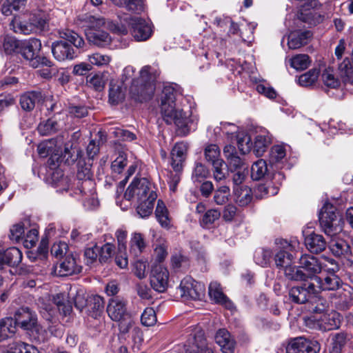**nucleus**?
<instances>
[{
	"label": "nucleus",
	"instance_id": "obj_1",
	"mask_svg": "<svg viewBox=\"0 0 353 353\" xmlns=\"http://www.w3.org/2000/svg\"><path fill=\"white\" fill-rule=\"evenodd\" d=\"M134 69L132 66H127L123 70L121 80L123 83L132 80L130 92L136 101L139 102L150 99L154 92V82L159 76V72L150 65H145L140 71V81L133 79Z\"/></svg>",
	"mask_w": 353,
	"mask_h": 353
},
{
	"label": "nucleus",
	"instance_id": "obj_2",
	"mask_svg": "<svg viewBox=\"0 0 353 353\" xmlns=\"http://www.w3.org/2000/svg\"><path fill=\"white\" fill-rule=\"evenodd\" d=\"M179 94V91L174 86H164L161 99V113L166 123H174L179 128L183 130L187 127L188 117L182 110L175 107V101Z\"/></svg>",
	"mask_w": 353,
	"mask_h": 353
},
{
	"label": "nucleus",
	"instance_id": "obj_3",
	"mask_svg": "<svg viewBox=\"0 0 353 353\" xmlns=\"http://www.w3.org/2000/svg\"><path fill=\"white\" fill-rule=\"evenodd\" d=\"M319 223L325 234L331 237L336 236L343 230L342 219L330 203H325L321 209Z\"/></svg>",
	"mask_w": 353,
	"mask_h": 353
},
{
	"label": "nucleus",
	"instance_id": "obj_4",
	"mask_svg": "<svg viewBox=\"0 0 353 353\" xmlns=\"http://www.w3.org/2000/svg\"><path fill=\"white\" fill-rule=\"evenodd\" d=\"M184 347L185 353H214L206 343L203 330L198 326L190 330Z\"/></svg>",
	"mask_w": 353,
	"mask_h": 353
},
{
	"label": "nucleus",
	"instance_id": "obj_5",
	"mask_svg": "<svg viewBox=\"0 0 353 353\" xmlns=\"http://www.w3.org/2000/svg\"><path fill=\"white\" fill-rule=\"evenodd\" d=\"M288 294L292 301L303 304L314 299L318 294V288L314 283L307 281L301 285L290 288Z\"/></svg>",
	"mask_w": 353,
	"mask_h": 353
},
{
	"label": "nucleus",
	"instance_id": "obj_6",
	"mask_svg": "<svg viewBox=\"0 0 353 353\" xmlns=\"http://www.w3.org/2000/svg\"><path fill=\"white\" fill-rule=\"evenodd\" d=\"M297 264H299V268L304 274L305 281L308 279L314 281L316 278H318L317 274L321 273L323 269L321 260L310 254H301Z\"/></svg>",
	"mask_w": 353,
	"mask_h": 353
},
{
	"label": "nucleus",
	"instance_id": "obj_7",
	"mask_svg": "<svg viewBox=\"0 0 353 353\" xmlns=\"http://www.w3.org/2000/svg\"><path fill=\"white\" fill-rule=\"evenodd\" d=\"M151 191L155 190L147 179H134L128 187L124 198L128 201L137 199V201H139L146 199Z\"/></svg>",
	"mask_w": 353,
	"mask_h": 353
},
{
	"label": "nucleus",
	"instance_id": "obj_8",
	"mask_svg": "<svg viewBox=\"0 0 353 353\" xmlns=\"http://www.w3.org/2000/svg\"><path fill=\"white\" fill-rule=\"evenodd\" d=\"M181 297L185 300H200L205 295V286L190 276L185 277L180 283Z\"/></svg>",
	"mask_w": 353,
	"mask_h": 353
},
{
	"label": "nucleus",
	"instance_id": "obj_9",
	"mask_svg": "<svg viewBox=\"0 0 353 353\" xmlns=\"http://www.w3.org/2000/svg\"><path fill=\"white\" fill-rule=\"evenodd\" d=\"M123 20L131 27V34L137 41H145L150 37L151 26L144 19L125 15Z\"/></svg>",
	"mask_w": 353,
	"mask_h": 353
},
{
	"label": "nucleus",
	"instance_id": "obj_10",
	"mask_svg": "<svg viewBox=\"0 0 353 353\" xmlns=\"http://www.w3.org/2000/svg\"><path fill=\"white\" fill-rule=\"evenodd\" d=\"M281 246L276 248L274 253V261L276 268L281 272L294 261V256L290 253L292 245L286 241H281Z\"/></svg>",
	"mask_w": 353,
	"mask_h": 353
},
{
	"label": "nucleus",
	"instance_id": "obj_11",
	"mask_svg": "<svg viewBox=\"0 0 353 353\" xmlns=\"http://www.w3.org/2000/svg\"><path fill=\"white\" fill-rule=\"evenodd\" d=\"M169 273L168 270L161 265H156L152 268L150 276L152 288L158 292H163L168 285Z\"/></svg>",
	"mask_w": 353,
	"mask_h": 353
},
{
	"label": "nucleus",
	"instance_id": "obj_12",
	"mask_svg": "<svg viewBox=\"0 0 353 353\" xmlns=\"http://www.w3.org/2000/svg\"><path fill=\"white\" fill-rule=\"evenodd\" d=\"M13 319L16 328L19 325L25 330H32L37 326V315L28 307H23L17 310Z\"/></svg>",
	"mask_w": 353,
	"mask_h": 353
},
{
	"label": "nucleus",
	"instance_id": "obj_13",
	"mask_svg": "<svg viewBox=\"0 0 353 353\" xmlns=\"http://www.w3.org/2000/svg\"><path fill=\"white\" fill-rule=\"evenodd\" d=\"M107 312L114 321L126 318L130 314L127 310V301L119 296L111 298L107 307Z\"/></svg>",
	"mask_w": 353,
	"mask_h": 353
},
{
	"label": "nucleus",
	"instance_id": "obj_14",
	"mask_svg": "<svg viewBox=\"0 0 353 353\" xmlns=\"http://www.w3.org/2000/svg\"><path fill=\"white\" fill-rule=\"evenodd\" d=\"M330 249L335 256H343L346 259V261L344 263L346 266H352L353 261L348 258L352 253L351 248L345 241L343 239L332 240L330 245Z\"/></svg>",
	"mask_w": 353,
	"mask_h": 353
},
{
	"label": "nucleus",
	"instance_id": "obj_15",
	"mask_svg": "<svg viewBox=\"0 0 353 353\" xmlns=\"http://www.w3.org/2000/svg\"><path fill=\"white\" fill-rule=\"evenodd\" d=\"M52 52L54 57L59 61L72 59L77 56L71 46L63 41H58L52 43Z\"/></svg>",
	"mask_w": 353,
	"mask_h": 353
},
{
	"label": "nucleus",
	"instance_id": "obj_16",
	"mask_svg": "<svg viewBox=\"0 0 353 353\" xmlns=\"http://www.w3.org/2000/svg\"><path fill=\"white\" fill-rule=\"evenodd\" d=\"M22 258L21 251L15 247L0 251V269L5 265L12 267L17 266L21 262Z\"/></svg>",
	"mask_w": 353,
	"mask_h": 353
},
{
	"label": "nucleus",
	"instance_id": "obj_17",
	"mask_svg": "<svg viewBox=\"0 0 353 353\" xmlns=\"http://www.w3.org/2000/svg\"><path fill=\"white\" fill-rule=\"evenodd\" d=\"M91 166L92 164L88 162L86 163L83 159L81 158L79 159L77 163V177L79 181H83L79 187V190L81 194H86V191L85 189V185L87 184L91 185V177L92 176L91 172Z\"/></svg>",
	"mask_w": 353,
	"mask_h": 353
},
{
	"label": "nucleus",
	"instance_id": "obj_18",
	"mask_svg": "<svg viewBox=\"0 0 353 353\" xmlns=\"http://www.w3.org/2000/svg\"><path fill=\"white\" fill-rule=\"evenodd\" d=\"M187 146L183 143H176L171 151V165L178 172L183 169L185 159Z\"/></svg>",
	"mask_w": 353,
	"mask_h": 353
},
{
	"label": "nucleus",
	"instance_id": "obj_19",
	"mask_svg": "<svg viewBox=\"0 0 353 353\" xmlns=\"http://www.w3.org/2000/svg\"><path fill=\"white\" fill-rule=\"evenodd\" d=\"M317 285L318 293L320 290L335 291L339 290L343 284L342 280L335 274L327 275L323 279L318 276L314 281Z\"/></svg>",
	"mask_w": 353,
	"mask_h": 353
},
{
	"label": "nucleus",
	"instance_id": "obj_20",
	"mask_svg": "<svg viewBox=\"0 0 353 353\" xmlns=\"http://www.w3.org/2000/svg\"><path fill=\"white\" fill-rule=\"evenodd\" d=\"M214 339L223 353L234 352L235 341L226 329H219L215 334Z\"/></svg>",
	"mask_w": 353,
	"mask_h": 353
},
{
	"label": "nucleus",
	"instance_id": "obj_21",
	"mask_svg": "<svg viewBox=\"0 0 353 353\" xmlns=\"http://www.w3.org/2000/svg\"><path fill=\"white\" fill-rule=\"evenodd\" d=\"M41 48V41L36 38H32L29 40L22 41L19 47L18 53L21 54L26 59H32Z\"/></svg>",
	"mask_w": 353,
	"mask_h": 353
},
{
	"label": "nucleus",
	"instance_id": "obj_22",
	"mask_svg": "<svg viewBox=\"0 0 353 353\" xmlns=\"http://www.w3.org/2000/svg\"><path fill=\"white\" fill-rule=\"evenodd\" d=\"M81 269V266L77 263L76 259L72 254L65 256L59 264V274L62 276L79 274Z\"/></svg>",
	"mask_w": 353,
	"mask_h": 353
},
{
	"label": "nucleus",
	"instance_id": "obj_23",
	"mask_svg": "<svg viewBox=\"0 0 353 353\" xmlns=\"http://www.w3.org/2000/svg\"><path fill=\"white\" fill-rule=\"evenodd\" d=\"M305 244L310 252L316 254L324 251L327 247V242L324 237L314 232L305 237Z\"/></svg>",
	"mask_w": 353,
	"mask_h": 353
},
{
	"label": "nucleus",
	"instance_id": "obj_24",
	"mask_svg": "<svg viewBox=\"0 0 353 353\" xmlns=\"http://www.w3.org/2000/svg\"><path fill=\"white\" fill-rule=\"evenodd\" d=\"M85 32L88 41L95 46L102 47L110 43L109 34L103 30L85 29Z\"/></svg>",
	"mask_w": 353,
	"mask_h": 353
},
{
	"label": "nucleus",
	"instance_id": "obj_25",
	"mask_svg": "<svg viewBox=\"0 0 353 353\" xmlns=\"http://www.w3.org/2000/svg\"><path fill=\"white\" fill-rule=\"evenodd\" d=\"M312 36V33L309 30L294 32L288 37V47L290 49L299 48L307 44Z\"/></svg>",
	"mask_w": 353,
	"mask_h": 353
},
{
	"label": "nucleus",
	"instance_id": "obj_26",
	"mask_svg": "<svg viewBox=\"0 0 353 353\" xmlns=\"http://www.w3.org/2000/svg\"><path fill=\"white\" fill-rule=\"evenodd\" d=\"M234 199L239 206H247L252 200V192L247 185L234 186Z\"/></svg>",
	"mask_w": 353,
	"mask_h": 353
},
{
	"label": "nucleus",
	"instance_id": "obj_27",
	"mask_svg": "<svg viewBox=\"0 0 353 353\" xmlns=\"http://www.w3.org/2000/svg\"><path fill=\"white\" fill-rule=\"evenodd\" d=\"M157 198V194L156 192L151 191L150 195L146 199L138 201L139 204L137 208V212L141 217H148L152 213Z\"/></svg>",
	"mask_w": 353,
	"mask_h": 353
},
{
	"label": "nucleus",
	"instance_id": "obj_28",
	"mask_svg": "<svg viewBox=\"0 0 353 353\" xmlns=\"http://www.w3.org/2000/svg\"><path fill=\"white\" fill-rule=\"evenodd\" d=\"M270 143L271 139L268 132L263 131L256 134L252 148L254 153L258 157L262 156L268 149Z\"/></svg>",
	"mask_w": 353,
	"mask_h": 353
},
{
	"label": "nucleus",
	"instance_id": "obj_29",
	"mask_svg": "<svg viewBox=\"0 0 353 353\" xmlns=\"http://www.w3.org/2000/svg\"><path fill=\"white\" fill-rule=\"evenodd\" d=\"M112 2L119 7L125 8L128 11L141 14L145 11L143 0H111Z\"/></svg>",
	"mask_w": 353,
	"mask_h": 353
},
{
	"label": "nucleus",
	"instance_id": "obj_30",
	"mask_svg": "<svg viewBox=\"0 0 353 353\" xmlns=\"http://www.w3.org/2000/svg\"><path fill=\"white\" fill-rule=\"evenodd\" d=\"M320 320L325 330H332L339 327L341 316L338 312L331 311L330 313H323Z\"/></svg>",
	"mask_w": 353,
	"mask_h": 353
},
{
	"label": "nucleus",
	"instance_id": "obj_31",
	"mask_svg": "<svg viewBox=\"0 0 353 353\" xmlns=\"http://www.w3.org/2000/svg\"><path fill=\"white\" fill-rule=\"evenodd\" d=\"M28 0H5L1 6V12L10 16L13 11L23 12L26 10Z\"/></svg>",
	"mask_w": 353,
	"mask_h": 353
},
{
	"label": "nucleus",
	"instance_id": "obj_32",
	"mask_svg": "<svg viewBox=\"0 0 353 353\" xmlns=\"http://www.w3.org/2000/svg\"><path fill=\"white\" fill-rule=\"evenodd\" d=\"M41 99L40 92H30L21 95L20 98V104L23 110L31 111Z\"/></svg>",
	"mask_w": 353,
	"mask_h": 353
},
{
	"label": "nucleus",
	"instance_id": "obj_33",
	"mask_svg": "<svg viewBox=\"0 0 353 353\" xmlns=\"http://www.w3.org/2000/svg\"><path fill=\"white\" fill-rule=\"evenodd\" d=\"M15 323L10 317L3 318L0 320V341H4L12 336L16 332Z\"/></svg>",
	"mask_w": 353,
	"mask_h": 353
},
{
	"label": "nucleus",
	"instance_id": "obj_34",
	"mask_svg": "<svg viewBox=\"0 0 353 353\" xmlns=\"http://www.w3.org/2000/svg\"><path fill=\"white\" fill-rule=\"evenodd\" d=\"M309 8L311 7L307 6V4H305L301 8L298 17L301 21L307 23L310 25H316V23H319L321 20V17L315 10H310Z\"/></svg>",
	"mask_w": 353,
	"mask_h": 353
},
{
	"label": "nucleus",
	"instance_id": "obj_35",
	"mask_svg": "<svg viewBox=\"0 0 353 353\" xmlns=\"http://www.w3.org/2000/svg\"><path fill=\"white\" fill-rule=\"evenodd\" d=\"M10 28L16 33L23 34L35 33L34 26L31 23L30 19L28 21H18L14 17L10 23Z\"/></svg>",
	"mask_w": 353,
	"mask_h": 353
},
{
	"label": "nucleus",
	"instance_id": "obj_36",
	"mask_svg": "<svg viewBox=\"0 0 353 353\" xmlns=\"http://www.w3.org/2000/svg\"><path fill=\"white\" fill-rule=\"evenodd\" d=\"M155 216L161 227L165 228H170V219L169 217V212L165 203L161 200L157 201Z\"/></svg>",
	"mask_w": 353,
	"mask_h": 353
},
{
	"label": "nucleus",
	"instance_id": "obj_37",
	"mask_svg": "<svg viewBox=\"0 0 353 353\" xmlns=\"http://www.w3.org/2000/svg\"><path fill=\"white\" fill-rule=\"evenodd\" d=\"M281 273H283L285 278L288 281H305L304 274L301 272L299 264L296 265L294 262L281 271Z\"/></svg>",
	"mask_w": 353,
	"mask_h": 353
},
{
	"label": "nucleus",
	"instance_id": "obj_38",
	"mask_svg": "<svg viewBox=\"0 0 353 353\" xmlns=\"http://www.w3.org/2000/svg\"><path fill=\"white\" fill-rule=\"evenodd\" d=\"M52 301L57 306L60 314L63 316H67L72 312V305L67 301L65 294L63 293L57 294L52 296Z\"/></svg>",
	"mask_w": 353,
	"mask_h": 353
},
{
	"label": "nucleus",
	"instance_id": "obj_39",
	"mask_svg": "<svg viewBox=\"0 0 353 353\" xmlns=\"http://www.w3.org/2000/svg\"><path fill=\"white\" fill-rule=\"evenodd\" d=\"M347 343V336L343 332L336 333L331 336L330 353H341Z\"/></svg>",
	"mask_w": 353,
	"mask_h": 353
},
{
	"label": "nucleus",
	"instance_id": "obj_40",
	"mask_svg": "<svg viewBox=\"0 0 353 353\" xmlns=\"http://www.w3.org/2000/svg\"><path fill=\"white\" fill-rule=\"evenodd\" d=\"M59 35L61 39H63L77 48H82L85 46L83 39L77 32L71 30H64L59 32Z\"/></svg>",
	"mask_w": 353,
	"mask_h": 353
},
{
	"label": "nucleus",
	"instance_id": "obj_41",
	"mask_svg": "<svg viewBox=\"0 0 353 353\" xmlns=\"http://www.w3.org/2000/svg\"><path fill=\"white\" fill-rule=\"evenodd\" d=\"M286 155V151L285 148L283 145H274L273 146L270 152L269 161L271 164V166H276V168H279L280 167L277 165L281 162H282L283 159L285 158Z\"/></svg>",
	"mask_w": 353,
	"mask_h": 353
},
{
	"label": "nucleus",
	"instance_id": "obj_42",
	"mask_svg": "<svg viewBox=\"0 0 353 353\" xmlns=\"http://www.w3.org/2000/svg\"><path fill=\"white\" fill-rule=\"evenodd\" d=\"M267 163L263 159H259L253 163L251 168V177L253 180L261 179L268 173Z\"/></svg>",
	"mask_w": 353,
	"mask_h": 353
},
{
	"label": "nucleus",
	"instance_id": "obj_43",
	"mask_svg": "<svg viewBox=\"0 0 353 353\" xmlns=\"http://www.w3.org/2000/svg\"><path fill=\"white\" fill-rule=\"evenodd\" d=\"M209 295L216 303L226 304L228 301V298L223 294L220 284L216 281L210 283L209 285Z\"/></svg>",
	"mask_w": 353,
	"mask_h": 353
},
{
	"label": "nucleus",
	"instance_id": "obj_44",
	"mask_svg": "<svg viewBox=\"0 0 353 353\" xmlns=\"http://www.w3.org/2000/svg\"><path fill=\"white\" fill-rule=\"evenodd\" d=\"M59 125L53 119H48L45 122L40 123L37 127L39 133L42 136H49L57 132Z\"/></svg>",
	"mask_w": 353,
	"mask_h": 353
},
{
	"label": "nucleus",
	"instance_id": "obj_45",
	"mask_svg": "<svg viewBox=\"0 0 353 353\" xmlns=\"http://www.w3.org/2000/svg\"><path fill=\"white\" fill-rule=\"evenodd\" d=\"M336 304L338 305V307L343 310L349 309L353 305V299L350 292L349 286L339 292Z\"/></svg>",
	"mask_w": 353,
	"mask_h": 353
},
{
	"label": "nucleus",
	"instance_id": "obj_46",
	"mask_svg": "<svg viewBox=\"0 0 353 353\" xmlns=\"http://www.w3.org/2000/svg\"><path fill=\"white\" fill-rule=\"evenodd\" d=\"M210 175L209 170L201 163H196L192 174L194 183H201Z\"/></svg>",
	"mask_w": 353,
	"mask_h": 353
},
{
	"label": "nucleus",
	"instance_id": "obj_47",
	"mask_svg": "<svg viewBox=\"0 0 353 353\" xmlns=\"http://www.w3.org/2000/svg\"><path fill=\"white\" fill-rule=\"evenodd\" d=\"M230 196V188L227 185H221L215 190L213 200L216 205H222L228 201Z\"/></svg>",
	"mask_w": 353,
	"mask_h": 353
},
{
	"label": "nucleus",
	"instance_id": "obj_48",
	"mask_svg": "<svg viewBox=\"0 0 353 353\" xmlns=\"http://www.w3.org/2000/svg\"><path fill=\"white\" fill-rule=\"evenodd\" d=\"M212 165L214 179L217 182L225 179L227 165L225 161L223 160H218L213 162Z\"/></svg>",
	"mask_w": 353,
	"mask_h": 353
},
{
	"label": "nucleus",
	"instance_id": "obj_49",
	"mask_svg": "<svg viewBox=\"0 0 353 353\" xmlns=\"http://www.w3.org/2000/svg\"><path fill=\"white\" fill-rule=\"evenodd\" d=\"M319 74L317 69H312L305 74H301L299 78V83L301 86H310L315 83Z\"/></svg>",
	"mask_w": 353,
	"mask_h": 353
},
{
	"label": "nucleus",
	"instance_id": "obj_50",
	"mask_svg": "<svg viewBox=\"0 0 353 353\" xmlns=\"http://www.w3.org/2000/svg\"><path fill=\"white\" fill-rule=\"evenodd\" d=\"M310 63V57L307 54H297L293 57L290 61L291 67L297 70L306 69Z\"/></svg>",
	"mask_w": 353,
	"mask_h": 353
},
{
	"label": "nucleus",
	"instance_id": "obj_51",
	"mask_svg": "<svg viewBox=\"0 0 353 353\" xmlns=\"http://www.w3.org/2000/svg\"><path fill=\"white\" fill-rule=\"evenodd\" d=\"M221 216V212L216 209H210L205 212L201 219V225L205 228H209Z\"/></svg>",
	"mask_w": 353,
	"mask_h": 353
},
{
	"label": "nucleus",
	"instance_id": "obj_52",
	"mask_svg": "<svg viewBox=\"0 0 353 353\" xmlns=\"http://www.w3.org/2000/svg\"><path fill=\"white\" fill-rule=\"evenodd\" d=\"M21 41L14 37L6 36L3 44L5 52L6 54L18 53Z\"/></svg>",
	"mask_w": 353,
	"mask_h": 353
},
{
	"label": "nucleus",
	"instance_id": "obj_53",
	"mask_svg": "<svg viewBox=\"0 0 353 353\" xmlns=\"http://www.w3.org/2000/svg\"><path fill=\"white\" fill-rule=\"evenodd\" d=\"M145 246L143 236L140 233L134 234L130 241L131 252H133L134 255H138L142 252Z\"/></svg>",
	"mask_w": 353,
	"mask_h": 353
},
{
	"label": "nucleus",
	"instance_id": "obj_54",
	"mask_svg": "<svg viewBox=\"0 0 353 353\" xmlns=\"http://www.w3.org/2000/svg\"><path fill=\"white\" fill-rule=\"evenodd\" d=\"M10 347L12 353H39L34 346L21 341L13 343Z\"/></svg>",
	"mask_w": 353,
	"mask_h": 353
},
{
	"label": "nucleus",
	"instance_id": "obj_55",
	"mask_svg": "<svg viewBox=\"0 0 353 353\" xmlns=\"http://www.w3.org/2000/svg\"><path fill=\"white\" fill-rule=\"evenodd\" d=\"M204 155L206 161L211 163L218 160H222L220 158V149L215 144L208 145L204 150Z\"/></svg>",
	"mask_w": 353,
	"mask_h": 353
},
{
	"label": "nucleus",
	"instance_id": "obj_56",
	"mask_svg": "<svg viewBox=\"0 0 353 353\" xmlns=\"http://www.w3.org/2000/svg\"><path fill=\"white\" fill-rule=\"evenodd\" d=\"M250 137L246 134L237 136L238 148L242 154H245L250 151L252 145Z\"/></svg>",
	"mask_w": 353,
	"mask_h": 353
},
{
	"label": "nucleus",
	"instance_id": "obj_57",
	"mask_svg": "<svg viewBox=\"0 0 353 353\" xmlns=\"http://www.w3.org/2000/svg\"><path fill=\"white\" fill-rule=\"evenodd\" d=\"M155 311L152 307H146L141 316V323L145 326H152L157 322Z\"/></svg>",
	"mask_w": 353,
	"mask_h": 353
},
{
	"label": "nucleus",
	"instance_id": "obj_58",
	"mask_svg": "<svg viewBox=\"0 0 353 353\" xmlns=\"http://www.w3.org/2000/svg\"><path fill=\"white\" fill-rule=\"evenodd\" d=\"M124 99V94L119 85H110L109 90V101L112 104H117Z\"/></svg>",
	"mask_w": 353,
	"mask_h": 353
},
{
	"label": "nucleus",
	"instance_id": "obj_59",
	"mask_svg": "<svg viewBox=\"0 0 353 353\" xmlns=\"http://www.w3.org/2000/svg\"><path fill=\"white\" fill-rule=\"evenodd\" d=\"M305 342L304 337L291 339L286 347L287 353H301Z\"/></svg>",
	"mask_w": 353,
	"mask_h": 353
},
{
	"label": "nucleus",
	"instance_id": "obj_60",
	"mask_svg": "<svg viewBox=\"0 0 353 353\" xmlns=\"http://www.w3.org/2000/svg\"><path fill=\"white\" fill-rule=\"evenodd\" d=\"M29 19L34 26L35 32L43 31L48 26L46 19L40 14H33Z\"/></svg>",
	"mask_w": 353,
	"mask_h": 353
},
{
	"label": "nucleus",
	"instance_id": "obj_61",
	"mask_svg": "<svg viewBox=\"0 0 353 353\" xmlns=\"http://www.w3.org/2000/svg\"><path fill=\"white\" fill-rule=\"evenodd\" d=\"M114 252V246L111 243H105L99 248V260L101 263L107 262Z\"/></svg>",
	"mask_w": 353,
	"mask_h": 353
},
{
	"label": "nucleus",
	"instance_id": "obj_62",
	"mask_svg": "<svg viewBox=\"0 0 353 353\" xmlns=\"http://www.w3.org/2000/svg\"><path fill=\"white\" fill-rule=\"evenodd\" d=\"M39 239V231L37 228H33L30 229L24 236V245L30 248L36 245Z\"/></svg>",
	"mask_w": 353,
	"mask_h": 353
},
{
	"label": "nucleus",
	"instance_id": "obj_63",
	"mask_svg": "<svg viewBox=\"0 0 353 353\" xmlns=\"http://www.w3.org/2000/svg\"><path fill=\"white\" fill-rule=\"evenodd\" d=\"M90 64L97 66L108 65L110 61V57L100 53H94L88 56Z\"/></svg>",
	"mask_w": 353,
	"mask_h": 353
},
{
	"label": "nucleus",
	"instance_id": "obj_64",
	"mask_svg": "<svg viewBox=\"0 0 353 353\" xmlns=\"http://www.w3.org/2000/svg\"><path fill=\"white\" fill-rule=\"evenodd\" d=\"M88 83L96 91H101L105 87V81L101 74H96L88 79Z\"/></svg>",
	"mask_w": 353,
	"mask_h": 353
}]
</instances>
